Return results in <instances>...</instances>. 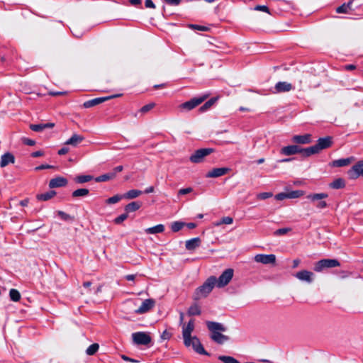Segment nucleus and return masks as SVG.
Listing matches in <instances>:
<instances>
[{
  "instance_id": "f257e3e1",
  "label": "nucleus",
  "mask_w": 363,
  "mask_h": 363,
  "mask_svg": "<svg viewBox=\"0 0 363 363\" xmlns=\"http://www.w3.org/2000/svg\"><path fill=\"white\" fill-rule=\"evenodd\" d=\"M206 323L211 332V338L213 341L222 345L228 340L229 337L221 333L226 331V328L222 323L214 321H206Z\"/></svg>"
},
{
  "instance_id": "f03ea898",
  "label": "nucleus",
  "mask_w": 363,
  "mask_h": 363,
  "mask_svg": "<svg viewBox=\"0 0 363 363\" xmlns=\"http://www.w3.org/2000/svg\"><path fill=\"white\" fill-rule=\"evenodd\" d=\"M216 284V277L211 276L199 287H198L194 294L193 298L198 301L206 297L213 290Z\"/></svg>"
},
{
  "instance_id": "7ed1b4c3",
  "label": "nucleus",
  "mask_w": 363,
  "mask_h": 363,
  "mask_svg": "<svg viewBox=\"0 0 363 363\" xmlns=\"http://www.w3.org/2000/svg\"><path fill=\"white\" fill-rule=\"evenodd\" d=\"M340 263L335 259H323L315 262L314 264V271L320 272L325 269L340 267Z\"/></svg>"
},
{
  "instance_id": "20e7f679",
  "label": "nucleus",
  "mask_w": 363,
  "mask_h": 363,
  "mask_svg": "<svg viewBox=\"0 0 363 363\" xmlns=\"http://www.w3.org/2000/svg\"><path fill=\"white\" fill-rule=\"evenodd\" d=\"M328 196V195L325 193H318L308 194L306 198L311 202L315 203V206L316 208L323 209L328 206L326 201H323V199H326Z\"/></svg>"
},
{
  "instance_id": "39448f33",
  "label": "nucleus",
  "mask_w": 363,
  "mask_h": 363,
  "mask_svg": "<svg viewBox=\"0 0 363 363\" xmlns=\"http://www.w3.org/2000/svg\"><path fill=\"white\" fill-rule=\"evenodd\" d=\"M234 271L233 269H225L218 277L216 279V285L218 288H223L228 285L229 282L231 281L233 277Z\"/></svg>"
},
{
  "instance_id": "423d86ee",
  "label": "nucleus",
  "mask_w": 363,
  "mask_h": 363,
  "mask_svg": "<svg viewBox=\"0 0 363 363\" xmlns=\"http://www.w3.org/2000/svg\"><path fill=\"white\" fill-rule=\"evenodd\" d=\"M213 151L211 148H201L197 150L189 157V160L193 163H200L203 162L205 157L208 156Z\"/></svg>"
},
{
  "instance_id": "0eeeda50",
  "label": "nucleus",
  "mask_w": 363,
  "mask_h": 363,
  "mask_svg": "<svg viewBox=\"0 0 363 363\" xmlns=\"http://www.w3.org/2000/svg\"><path fill=\"white\" fill-rule=\"evenodd\" d=\"M134 344L138 345H147L152 340L151 337L145 332H137L132 334Z\"/></svg>"
},
{
  "instance_id": "6e6552de",
  "label": "nucleus",
  "mask_w": 363,
  "mask_h": 363,
  "mask_svg": "<svg viewBox=\"0 0 363 363\" xmlns=\"http://www.w3.org/2000/svg\"><path fill=\"white\" fill-rule=\"evenodd\" d=\"M194 330V320L191 319L187 324L182 325V336L184 345H189L191 336V333Z\"/></svg>"
},
{
  "instance_id": "1a4fd4ad",
  "label": "nucleus",
  "mask_w": 363,
  "mask_h": 363,
  "mask_svg": "<svg viewBox=\"0 0 363 363\" xmlns=\"http://www.w3.org/2000/svg\"><path fill=\"white\" fill-rule=\"evenodd\" d=\"M206 98H207V96H206V95L200 96V97L193 98L191 100L182 104L179 106V108L182 110L191 111L193 108L198 106L199 104H201L203 101H204Z\"/></svg>"
},
{
  "instance_id": "9d476101",
  "label": "nucleus",
  "mask_w": 363,
  "mask_h": 363,
  "mask_svg": "<svg viewBox=\"0 0 363 363\" xmlns=\"http://www.w3.org/2000/svg\"><path fill=\"white\" fill-rule=\"evenodd\" d=\"M191 340L189 345H185V346H192L194 350L200 354L210 355L209 353L204 350L199 339L196 336H193L191 337Z\"/></svg>"
},
{
  "instance_id": "9b49d317",
  "label": "nucleus",
  "mask_w": 363,
  "mask_h": 363,
  "mask_svg": "<svg viewBox=\"0 0 363 363\" xmlns=\"http://www.w3.org/2000/svg\"><path fill=\"white\" fill-rule=\"evenodd\" d=\"M255 261L258 263H262L264 264H275L276 262V256L273 254L270 255H264V254H258L255 257Z\"/></svg>"
},
{
  "instance_id": "f8f14e48",
  "label": "nucleus",
  "mask_w": 363,
  "mask_h": 363,
  "mask_svg": "<svg viewBox=\"0 0 363 363\" xmlns=\"http://www.w3.org/2000/svg\"><path fill=\"white\" fill-rule=\"evenodd\" d=\"M119 96H121V94L113 95V96H106V97L95 98V99L85 101L83 104V106L86 108H89L91 107L95 106L99 104H101L107 100H109L111 99H113V98H115V97H117Z\"/></svg>"
},
{
  "instance_id": "ddd939ff",
  "label": "nucleus",
  "mask_w": 363,
  "mask_h": 363,
  "mask_svg": "<svg viewBox=\"0 0 363 363\" xmlns=\"http://www.w3.org/2000/svg\"><path fill=\"white\" fill-rule=\"evenodd\" d=\"M332 143V138L330 136H327L319 138L314 146L316 148L318 153H319L322 150L330 147Z\"/></svg>"
},
{
  "instance_id": "4468645a",
  "label": "nucleus",
  "mask_w": 363,
  "mask_h": 363,
  "mask_svg": "<svg viewBox=\"0 0 363 363\" xmlns=\"http://www.w3.org/2000/svg\"><path fill=\"white\" fill-rule=\"evenodd\" d=\"M155 301L154 299L148 298L145 299L141 304V306L135 310V313L138 314H143L148 312L151 308L155 306Z\"/></svg>"
},
{
  "instance_id": "2eb2a0df",
  "label": "nucleus",
  "mask_w": 363,
  "mask_h": 363,
  "mask_svg": "<svg viewBox=\"0 0 363 363\" xmlns=\"http://www.w3.org/2000/svg\"><path fill=\"white\" fill-rule=\"evenodd\" d=\"M348 174L351 178H357L359 176L363 177V160L359 161L348 172Z\"/></svg>"
},
{
  "instance_id": "dca6fc26",
  "label": "nucleus",
  "mask_w": 363,
  "mask_h": 363,
  "mask_svg": "<svg viewBox=\"0 0 363 363\" xmlns=\"http://www.w3.org/2000/svg\"><path fill=\"white\" fill-rule=\"evenodd\" d=\"M295 277L302 281H306L308 283H311L313 280L314 274L313 272L308 270H301L298 272Z\"/></svg>"
},
{
  "instance_id": "f3484780",
  "label": "nucleus",
  "mask_w": 363,
  "mask_h": 363,
  "mask_svg": "<svg viewBox=\"0 0 363 363\" xmlns=\"http://www.w3.org/2000/svg\"><path fill=\"white\" fill-rule=\"evenodd\" d=\"M230 169L228 167L214 168L209 171L206 177L207 178H216L226 174Z\"/></svg>"
},
{
  "instance_id": "a211bd4d",
  "label": "nucleus",
  "mask_w": 363,
  "mask_h": 363,
  "mask_svg": "<svg viewBox=\"0 0 363 363\" xmlns=\"http://www.w3.org/2000/svg\"><path fill=\"white\" fill-rule=\"evenodd\" d=\"M67 184V179L62 177H57L50 180L49 187L50 189L65 186Z\"/></svg>"
},
{
  "instance_id": "6ab92c4d",
  "label": "nucleus",
  "mask_w": 363,
  "mask_h": 363,
  "mask_svg": "<svg viewBox=\"0 0 363 363\" xmlns=\"http://www.w3.org/2000/svg\"><path fill=\"white\" fill-rule=\"evenodd\" d=\"M292 142L296 144H308L311 142V134H304V135H296L292 137Z\"/></svg>"
},
{
  "instance_id": "aec40b11",
  "label": "nucleus",
  "mask_w": 363,
  "mask_h": 363,
  "mask_svg": "<svg viewBox=\"0 0 363 363\" xmlns=\"http://www.w3.org/2000/svg\"><path fill=\"white\" fill-rule=\"evenodd\" d=\"M281 154L290 156L301 152V147L296 145L285 146L281 150Z\"/></svg>"
},
{
  "instance_id": "412c9836",
  "label": "nucleus",
  "mask_w": 363,
  "mask_h": 363,
  "mask_svg": "<svg viewBox=\"0 0 363 363\" xmlns=\"http://www.w3.org/2000/svg\"><path fill=\"white\" fill-rule=\"evenodd\" d=\"M274 89L276 93L288 92L293 89V86L286 82H279L276 84Z\"/></svg>"
},
{
  "instance_id": "4be33fe9",
  "label": "nucleus",
  "mask_w": 363,
  "mask_h": 363,
  "mask_svg": "<svg viewBox=\"0 0 363 363\" xmlns=\"http://www.w3.org/2000/svg\"><path fill=\"white\" fill-rule=\"evenodd\" d=\"M15 162V157L14 156L10 153L6 152L1 155V160H0V167H4L7 166L9 164H13Z\"/></svg>"
},
{
  "instance_id": "5701e85b",
  "label": "nucleus",
  "mask_w": 363,
  "mask_h": 363,
  "mask_svg": "<svg viewBox=\"0 0 363 363\" xmlns=\"http://www.w3.org/2000/svg\"><path fill=\"white\" fill-rule=\"evenodd\" d=\"M55 126L54 123H46L40 124H30V128L35 132H43L47 128H52Z\"/></svg>"
},
{
  "instance_id": "b1692460",
  "label": "nucleus",
  "mask_w": 363,
  "mask_h": 363,
  "mask_svg": "<svg viewBox=\"0 0 363 363\" xmlns=\"http://www.w3.org/2000/svg\"><path fill=\"white\" fill-rule=\"evenodd\" d=\"M201 245V239L199 238H194L186 241L185 247L188 250H194Z\"/></svg>"
},
{
  "instance_id": "393cba45",
  "label": "nucleus",
  "mask_w": 363,
  "mask_h": 363,
  "mask_svg": "<svg viewBox=\"0 0 363 363\" xmlns=\"http://www.w3.org/2000/svg\"><path fill=\"white\" fill-rule=\"evenodd\" d=\"M84 140V138L82 135L78 134H73L72 137L65 142V145H70L74 147L77 146L79 143H81Z\"/></svg>"
},
{
  "instance_id": "a878e982",
  "label": "nucleus",
  "mask_w": 363,
  "mask_h": 363,
  "mask_svg": "<svg viewBox=\"0 0 363 363\" xmlns=\"http://www.w3.org/2000/svg\"><path fill=\"white\" fill-rule=\"evenodd\" d=\"M164 225L162 224H158L155 226L150 227L148 228H146L145 230V233L147 234H157V233H161L164 232Z\"/></svg>"
},
{
  "instance_id": "bb28decb",
  "label": "nucleus",
  "mask_w": 363,
  "mask_h": 363,
  "mask_svg": "<svg viewBox=\"0 0 363 363\" xmlns=\"http://www.w3.org/2000/svg\"><path fill=\"white\" fill-rule=\"evenodd\" d=\"M142 191L137 189H131L128 191L125 194L123 195V199H133L142 194Z\"/></svg>"
},
{
  "instance_id": "cd10ccee",
  "label": "nucleus",
  "mask_w": 363,
  "mask_h": 363,
  "mask_svg": "<svg viewBox=\"0 0 363 363\" xmlns=\"http://www.w3.org/2000/svg\"><path fill=\"white\" fill-rule=\"evenodd\" d=\"M141 206V202L133 201L125 206V211L127 213L138 211Z\"/></svg>"
},
{
  "instance_id": "c85d7f7f",
  "label": "nucleus",
  "mask_w": 363,
  "mask_h": 363,
  "mask_svg": "<svg viewBox=\"0 0 363 363\" xmlns=\"http://www.w3.org/2000/svg\"><path fill=\"white\" fill-rule=\"evenodd\" d=\"M116 177V172H109L107 174H104L102 175H100L95 178V181L96 182H106L111 179H113Z\"/></svg>"
},
{
  "instance_id": "c756f323",
  "label": "nucleus",
  "mask_w": 363,
  "mask_h": 363,
  "mask_svg": "<svg viewBox=\"0 0 363 363\" xmlns=\"http://www.w3.org/2000/svg\"><path fill=\"white\" fill-rule=\"evenodd\" d=\"M300 153L304 157H309L312 155L318 154V152L315 146L313 145L306 148L301 147Z\"/></svg>"
},
{
  "instance_id": "7c9ffc66",
  "label": "nucleus",
  "mask_w": 363,
  "mask_h": 363,
  "mask_svg": "<svg viewBox=\"0 0 363 363\" xmlns=\"http://www.w3.org/2000/svg\"><path fill=\"white\" fill-rule=\"evenodd\" d=\"M56 192L55 191H50L44 194H38L36 198L40 201H48L55 196Z\"/></svg>"
},
{
  "instance_id": "2f4dec72",
  "label": "nucleus",
  "mask_w": 363,
  "mask_h": 363,
  "mask_svg": "<svg viewBox=\"0 0 363 363\" xmlns=\"http://www.w3.org/2000/svg\"><path fill=\"white\" fill-rule=\"evenodd\" d=\"M351 160L350 158H343L337 160H334L332 163L333 167H345L350 164Z\"/></svg>"
},
{
  "instance_id": "473e14b6",
  "label": "nucleus",
  "mask_w": 363,
  "mask_h": 363,
  "mask_svg": "<svg viewBox=\"0 0 363 363\" xmlns=\"http://www.w3.org/2000/svg\"><path fill=\"white\" fill-rule=\"evenodd\" d=\"M89 191L87 189H79L74 191L72 193V196L75 198L84 197V196H86L89 194Z\"/></svg>"
},
{
  "instance_id": "72a5a7b5",
  "label": "nucleus",
  "mask_w": 363,
  "mask_h": 363,
  "mask_svg": "<svg viewBox=\"0 0 363 363\" xmlns=\"http://www.w3.org/2000/svg\"><path fill=\"white\" fill-rule=\"evenodd\" d=\"M330 186L335 189H341L345 186V182L342 179H336L330 183Z\"/></svg>"
},
{
  "instance_id": "f704fd0d",
  "label": "nucleus",
  "mask_w": 363,
  "mask_h": 363,
  "mask_svg": "<svg viewBox=\"0 0 363 363\" xmlns=\"http://www.w3.org/2000/svg\"><path fill=\"white\" fill-rule=\"evenodd\" d=\"M216 101V98H211L207 101L202 106L199 108L200 112H204L209 109Z\"/></svg>"
},
{
  "instance_id": "c9c22d12",
  "label": "nucleus",
  "mask_w": 363,
  "mask_h": 363,
  "mask_svg": "<svg viewBox=\"0 0 363 363\" xmlns=\"http://www.w3.org/2000/svg\"><path fill=\"white\" fill-rule=\"evenodd\" d=\"M201 313L200 307L197 304L191 306L188 310L189 315H199Z\"/></svg>"
},
{
  "instance_id": "e433bc0d",
  "label": "nucleus",
  "mask_w": 363,
  "mask_h": 363,
  "mask_svg": "<svg viewBox=\"0 0 363 363\" xmlns=\"http://www.w3.org/2000/svg\"><path fill=\"white\" fill-rule=\"evenodd\" d=\"M218 359L223 363H240L238 360L231 356L220 355Z\"/></svg>"
},
{
  "instance_id": "4c0bfd02",
  "label": "nucleus",
  "mask_w": 363,
  "mask_h": 363,
  "mask_svg": "<svg viewBox=\"0 0 363 363\" xmlns=\"http://www.w3.org/2000/svg\"><path fill=\"white\" fill-rule=\"evenodd\" d=\"M92 179H93V177L90 176V175H79V176H77L74 179V180L77 183L83 184V183L88 182L91 181Z\"/></svg>"
},
{
  "instance_id": "58836bf2",
  "label": "nucleus",
  "mask_w": 363,
  "mask_h": 363,
  "mask_svg": "<svg viewBox=\"0 0 363 363\" xmlns=\"http://www.w3.org/2000/svg\"><path fill=\"white\" fill-rule=\"evenodd\" d=\"M10 298L15 302L18 301L21 299V294L16 289H11L9 291Z\"/></svg>"
},
{
  "instance_id": "ea45409f",
  "label": "nucleus",
  "mask_w": 363,
  "mask_h": 363,
  "mask_svg": "<svg viewBox=\"0 0 363 363\" xmlns=\"http://www.w3.org/2000/svg\"><path fill=\"white\" fill-rule=\"evenodd\" d=\"M99 345L97 343L91 345L86 350L87 355H94L99 350Z\"/></svg>"
},
{
  "instance_id": "a19ab883",
  "label": "nucleus",
  "mask_w": 363,
  "mask_h": 363,
  "mask_svg": "<svg viewBox=\"0 0 363 363\" xmlns=\"http://www.w3.org/2000/svg\"><path fill=\"white\" fill-rule=\"evenodd\" d=\"M122 199H123V195L117 194L106 199V203L107 204H114L119 202Z\"/></svg>"
},
{
  "instance_id": "79ce46f5",
  "label": "nucleus",
  "mask_w": 363,
  "mask_h": 363,
  "mask_svg": "<svg viewBox=\"0 0 363 363\" xmlns=\"http://www.w3.org/2000/svg\"><path fill=\"white\" fill-rule=\"evenodd\" d=\"M233 218H231L230 216H226V217L222 218L219 221L216 222L215 223V225L219 226L222 224L229 225V224L233 223Z\"/></svg>"
},
{
  "instance_id": "37998d69",
  "label": "nucleus",
  "mask_w": 363,
  "mask_h": 363,
  "mask_svg": "<svg viewBox=\"0 0 363 363\" xmlns=\"http://www.w3.org/2000/svg\"><path fill=\"white\" fill-rule=\"evenodd\" d=\"M184 226V223L180 221H175L172 223L171 229L173 232L179 231Z\"/></svg>"
},
{
  "instance_id": "c03bdc74",
  "label": "nucleus",
  "mask_w": 363,
  "mask_h": 363,
  "mask_svg": "<svg viewBox=\"0 0 363 363\" xmlns=\"http://www.w3.org/2000/svg\"><path fill=\"white\" fill-rule=\"evenodd\" d=\"M303 195V191L301 190L291 191L287 193L288 199L299 198Z\"/></svg>"
},
{
  "instance_id": "a18cd8bd",
  "label": "nucleus",
  "mask_w": 363,
  "mask_h": 363,
  "mask_svg": "<svg viewBox=\"0 0 363 363\" xmlns=\"http://www.w3.org/2000/svg\"><path fill=\"white\" fill-rule=\"evenodd\" d=\"M350 3L346 4H343L342 5L338 6L337 9H336V12L337 13H347L349 9H350Z\"/></svg>"
},
{
  "instance_id": "49530a36",
  "label": "nucleus",
  "mask_w": 363,
  "mask_h": 363,
  "mask_svg": "<svg viewBox=\"0 0 363 363\" xmlns=\"http://www.w3.org/2000/svg\"><path fill=\"white\" fill-rule=\"evenodd\" d=\"M57 215L60 217V218L63 220H73L74 217L71 216L70 215L66 213L65 212L62 211H58Z\"/></svg>"
},
{
  "instance_id": "de8ad7c7",
  "label": "nucleus",
  "mask_w": 363,
  "mask_h": 363,
  "mask_svg": "<svg viewBox=\"0 0 363 363\" xmlns=\"http://www.w3.org/2000/svg\"><path fill=\"white\" fill-rule=\"evenodd\" d=\"M291 230V229L289 228H279V229L277 230L274 233V235H277V236L284 235L288 233L289 232H290Z\"/></svg>"
},
{
  "instance_id": "09e8293b",
  "label": "nucleus",
  "mask_w": 363,
  "mask_h": 363,
  "mask_svg": "<svg viewBox=\"0 0 363 363\" xmlns=\"http://www.w3.org/2000/svg\"><path fill=\"white\" fill-rule=\"evenodd\" d=\"M128 215L127 213H123L114 219V223L116 224H121L128 218Z\"/></svg>"
},
{
  "instance_id": "8fccbe9b",
  "label": "nucleus",
  "mask_w": 363,
  "mask_h": 363,
  "mask_svg": "<svg viewBox=\"0 0 363 363\" xmlns=\"http://www.w3.org/2000/svg\"><path fill=\"white\" fill-rule=\"evenodd\" d=\"M155 106V104L154 103H151V104H147V105H145L143 106L140 109V111L143 113H145L147 112H148L149 111H150L152 108H153Z\"/></svg>"
},
{
  "instance_id": "3c124183",
  "label": "nucleus",
  "mask_w": 363,
  "mask_h": 363,
  "mask_svg": "<svg viewBox=\"0 0 363 363\" xmlns=\"http://www.w3.org/2000/svg\"><path fill=\"white\" fill-rule=\"evenodd\" d=\"M272 196H273V194L271 192H262V193L257 194V197L258 199L264 200V199L272 197Z\"/></svg>"
},
{
  "instance_id": "603ef678",
  "label": "nucleus",
  "mask_w": 363,
  "mask_h": 363,
  "mask_svg": "<svg viewBox=\"0 0 363 363\" xmlns=\"http://www.w3.org/2000/svg\"><path fill=\"white\" fill-rule=\"evenodd\" d=\"M193 191V189L191 187H187L184 189H181L178 191V196L185 195Z\"/></svg>"
},
{
  "instance_id": "864d4df0",
  "label": "nucleus",
  "mask_w": 363,
  "mask_h": 363,
  "mask_svg": "<svg viewBox=\"0 0 363 363\" xmlns=\"http://www.w3.org/2000/svg\"><path fill=\"white\" fill-rule=\"evenodd\" d=\"M255 10L269 13V8L264 5H257L255 7Z\"/></svg>"
},
{
  "instance_id": "5fc2aeb1",
  "label": "nucleus",
  "mask_w": 363,
  "mask_h": 363,
  "mask_svg": "<svg viewBox=\"0 0 363 363\" xmlns=\"http://www.w3.org/2000/svg\"><path fill=\"white\" fill-rule=\"evenodd\" d=\"M189 27L192 28L194 29H196V30H203V31H206L208 30V28L205 26H199V25H196V24H191V25H189Z\"/></svg>"
},
{
  "instance_id": "6e6d98bb",
  "label": "nucleus",
  "mask_w": 363,
  "mask_h": 363,
  "mask_svg": "<svg viewBox=\"0 0 363 363\" xmlns=\"http://www.w3.org/2000/svg\"><path fill=\"white\" fill-rule=\"evenodd\" d=\"M167 4L171 6H178L182 0H164Z\"/></svg>"
},
{
  "instance_id": "4d7b16f0",
  "label": "nucleus",
  "mask_w": 363,
  "mask_h": 363,
  "mask_svg": "<svg viewBox=\"0 0 363 363\" xmlns=\"http://www.w3.org/2000/svg\"><path fill=\"white\" fill-rule=\"evenodd\" d=\"M145 6L146 8L152 9H155L156 7L155 4L153 3V1L152 0H145Z\"/></svg>"
},
{
  "instance_id": "13d9d810",
  "label": "nucleus",
  "mask_w": 363,
  "mask_h": 363,
  "mask_svg": "<svg viewBox=\"0 0 363 363\" xmlns=\"http://www.w3.org/2000/svg\"><path fill=\"white\" fill-rule=\"evenodd\" d=\"M275 199L279 201L284 200L285 199H288L287 193H279L275 196Z\"/></svg>"
},
{
  "instance_id": "bf43d9fd",
  "label": "nucleus",
  "mask_w": 363,
  "mask_h": 363,
  "mask_svg": "<svg viewBox=\"0 0 363 363\" xmlns=\"http://www.w3.org/2000/svg\"><path fill=\"white\" fill-rule=\"evenodd\" d=\"M23 143L27 145H30V146H33L35 144V142L31 139H28V138H25L23 139Z\"/></svg>"
},
{
  "instance_id": "052dcab7",
  "label": "nucleus",
  "mask_w": 363,
  "mask_h": 363,
  "mask_svg": "<svg viewBox=\"0 0 363 363\" xmlns=\"http://www.w3.org/2000/svg\"><path fill=\"white\" fill-rule=\"evenodd\" d=\"M52 167H53L51 166V165L42 164V165H40V166L35 167V170H42V169H48V168H52Z\"/></svg>"
},
{
  "instance_id": "680f3d73",
  "label": "nucleus",
  "mask_w": 363,
  "mask_h": 363,
  "mask_svg": "<svg viewBox=\"0 0 363 363\" xmlns=\"http://www.w3.org/2000/svg\"><path fill=\"white\" fill-rule=\"evenodd\" d=\"M129 2L131 5L138 6H141L142 0H129Z\"/></svg>"
},
{
  "instance_id": "e2e57ef3",
  "label": "nucleus",
  "mask_w": 363,
  "mask_h": 363,
  "mask_svg": "<svg viewBox=\"0 0 363 363\" xmlns=\"http://www.w3.org/2000/svg\"><path fill=\"white\" fill-rule=\"evenodd\" d=\"M68 152H69V149L67 147H62L61 149H60L58 150V154L60 155H65Z\"/></svg>"
},
{
  "instance_id": "0e129e2a",
  "label": "nucleus",
  "mask_w": 363,
  "mask_h": 363,
  "mask_svg": "<svg viewBox=\"0 0 363 363\" xmlns=\"http://www.w3.org/2000/svg\"><path fill=\"white\" fill-rule=\"evenodd\" d=\"M122 359L125 361L130 362H138V360L130 358L125 355H122Z\"/></svg>"
},
{
  "instance_id": "69168bd1",
  "label": "nucleus",
  "mask_w": 363,
  "mask_h": 363,
  "mask_svg": "<svg viewBox=\"0 0 363 363\" xmlns=\"http://www.w3.org/2000/svg\"><path fill=\"white\" fill-rule=\"evenodd\" d=\"M43 155V152L42 151H35L32 152L31 156L33 157H38Z\"/></svg>"
},
{
  "instance_id": "338daca9",
  "label": "nucleus",
  "mask_w": 363,
  "mask_h": 363,
  "mask_svg": "<svg viewBox=\"0 0 363 363\" xmlns=\"http://www.w3.org/2000/svg\"><path fill=\"white\" fill-rule=\"evenodd\" d=\"M300 263H301L300 259H294V260L293 261V266H292V267H293V268H296V267H298V265L300 264Z\"/></svg>"
},
{
  "instance_id": "774afa93",
  "label": "nucleus",
  "mask_w": 363,
  "mask_h": 363,
  "mask_svg": "<svg viewBox=\"0 0 363 363\" xmlns=\"http://www.w3.org/2000/svg\"><path fill=\"white\" fill-rule=\"evenodd\" d=\"M135 278V274H128L125 276V279L128 281H133Z\"/></svg>"
}]
</instances>
